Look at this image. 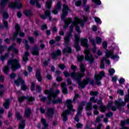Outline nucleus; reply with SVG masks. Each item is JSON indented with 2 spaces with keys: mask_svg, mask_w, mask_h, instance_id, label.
<instances>
[{
  "mask_svg": "<svg viewBox=\"0 0 129 129\" xmlns=\"http://www.w3.org/2000/svg\"><path fill=\"white\" fill-rule=\"evenodd\" d=\"M117 93L119 94V95H123V91L122 90H118L117 91Z\"/></svg>",
  "mask_w": 129,
  "mask_h": 129,
  "instance_id": "57",
  "label": "nucleus"
},
{
  "mask_svg": "<svg viewBox=\"0 0 129 129\" xmlns=\"http://www.w3.org/2000/svg\"><path fill=\"white\" fill-rule=\"evenodd\" d=\"M54 113V109L53 108H50L48 109L46 115L48 118H51L53 116Z\"/></svg>",
  "mask_w": 129,
  "mask_h": 129,
  "instance_id": "23",
  "label": "nucleus"
},
{
  "mask_svg": "<svg viewBox=\"0 0 129 129\" xmlns=\"http://www.w3.org/2000/svg\"><path fill=\"white\" fill-rule=\"evenodd\" d=\"M90 102L88 103L87 106L86 107V110L88 111H90L92 109V102H96V100H95V97H92L90 99Z\"/></svg>",
  "mask_w": 129,
  "mask_h": 129,
  "instance_id": "15",
  "label": "nucleus"
},
{
  "mask_svg": "<svg viewBox=\"0 0 129 129\" xmlns=\"http://www.w3.org/2000/svg\"><path fill=\"white\" fill-rule=\"evenodd\" d=\"M16 116L17 119H19L20 120H21V119H22V116H21V114H20V113L19 112H16Z\"/></svg>",
  "mask_w": 129,
  "mask_h": 129,
  "instance_id": "48",
  "label": "nucleus"
},
{
  "mask_svg": "<svg viewBox=\"0 0 129 129\" xmlns=\"http://www.w3.org/2000/svg\"><path fill=\"white\" fill-rule=\"evenodd\" d=\"M31 114V109L27 108L25 109V115L26 117H30V115Z\"/></svg>",
  "mask_w": 129,
  "mask_h": 129,
  "instance_id": "29",
  "label": "nucleus"
},
{
  "mask_svg": "<svg viewBox=\"0 0 129 129\" xmlns=\"http://www.w3.org/2000/svg\"><path fill=\"white\" fill-rule=\"evenodd\" d=\"M41 122L43 124L44 126V128H43L42 129H48V124L46 121V119L43 118H41Z\"/></svg>",
  "mask_w": 129,
  "mask_h": 129,
  "instance_id": "28",
  "label": "nucleus"
},
{
  "mask_svg": "<svg viewBox=\"0 0 129 129\" xmlns=\"http://www.w3.org/2000/svg\"><path fill=\"white\" fill-rule=\"evenodd\" d=\"M95 22L97 23V24H101V20L98 17H94Z\"/></svg>",
  "mask_w": 129,
  "mask_h": 129,
  "instance_id": "44",
  "label": "nucleus"
},
{
  "mask_svg": "<svg viewBox=\"0 0 129 129\" xmlns=\"http://www.w3.org/2000/svg\"><path fill=\"white\" fill-rule=\"evenodd\" d=\"M81 4H82L81 1H79L76 2L75 5L76 7H80Z\"/></svg>",
  "mask_w": 129,
  "mask_h": 129,
  "instance_id": "56",
  "label": "nucleus"
},
{
  "mask_svg": "<svg viewBox=\"0 0 129 129\" xmlns=\"http://www.w3.org/2000/svg\"><path fill=\"white\" fill-rule=\"evenodd\" d=\"M96 102H97L98 104H100V108L101 112H104V111L106 110H109L110 108L112 111H115L116 110V108L114 106H112V102L111 101L109 102L107 105V107L102 104V101L101 100H99L98 101L96 100Z\"/></svg>",
  "mask_w": 129,
  "mask_h": 129,
  "instance_id": "7",
  "label": "nucleus"
},
{
  "mask_svg": "<svg viewBox=\"0 0 129 129\" xmlns=\"http://www.w3.org/2000/svg\"><path fill=\"white\" fill-rule=\"evenodd\" d=\"M75 41L74 43V47L76 49H80L79 46V41L80 37L77 34L75 35Z\"/></svg>",
  "mask_w": 129,
  "mask_h": 129,
  "instance_id": "18",
  "label": "nucleus"
},
{
  "mask_svg": "<svg viewBox=\"0 0 129 129\" xmlns=\"http://www.w3.org/2000/svg\"><path fill=\"white\" fill-rule=\"evenodd\" d=\"M28 40H29V42H30V43H34V42H35L34 37H32L31 36L28 37Z\"/></svg>",
  "mask_w": 129,
  "mask_h": 129,
  "instance_id": "53",
  "label": "nucleus"
},
{
  "mask_svg": "<svg viewBox=\"0 0 129 129\" xmlns=\"http://www.w3.org/2000/svg\"><path fill=\"white\" fill-rule=\"evenodd\" d=\"M25 120H21L20 123L19 124V128L20 129H24L25 128Z\"/></svg>",
  "mask_w": 129,
  "mask_h": 129,
  "instance_id": "32",
  "label": "nucleus"
},
{
  "mask_svg": "<svg viewBox=\"0 0 129 129\" xmlns=\"http://www.w3.org/2000/svg\"><path fill=\"white\" fill-rule=\"evenodd\" d=\"M32 55H39V50L37 49H33L32 50Z\"/></svg>",
  "mask_w": 129,
  "mask_h": 129,
  "instance_id": "36",
  "label": "nucleus"
},
{
  "mask_svg": "<svg viewBox=\"0 0 129 129\" xmlns=\"http://www.w3.org/2000/svg\"><path fill=\"white\" fill-rule=\"evenodd\" d=\"M105 53V56L101 60V69H103L105 67L104 63H103L104 61L106 62L107 64H110V61L108 59L109 57H110L111 59L115 60V61H118V59H119V57L118 56L113 54V50H109L108 49H106Z\"/></svg>",
  "mask_w": 129,
  "mask_h": 129,
  "instance_id": "4",
  "label": "nucleus"
},
{
  "mask_svg": "<svg viewBox=\"0 0 129 129\" xmlns=\"http://www.w3.org/2000/svg\"><path fill=\"white\" fill-rule=\"evenodd\" d=\"M44 94H47V98L48 100L54 104L55 103H62V99L61 98H57L58 94L60 93L59 90H56L54 91V89H50L49 90H46L44 91Z\"/></svg>",
  "mask_w": 129,
  "mask_h": 129,
  "instance_id": "3",
  "label": "nucleus"
},
{
  "mask_svg": "<svg viewBox=\"0 0 129 129\" xmlns=\"http://www.w3.org/2000/svg\"><path fill=\"white\" fill-rule=\"evenodd\" d=\"M102 41V40L100 37H96V43L99 45V44L101 43V42Z\"/></svg>",
  "mask_w": 129,
  "mask_h": 129,
  "instance_id": "40",
  "label": "nucleus"
},
{
  "mask_svg": "<svg viewBox=\"0 0 129 129\" xmlns=\"http://www.w3.org/2000/svg\"><path fill=\"white\" fill-rule=\"evenodd\" d=\"M60 85L62 88V93L64 94H67L68 92L67 91V88L66 87V84H65V83H62Z\"/></svg>",
  "mask_w": 129,
  "mask_h": 129,
  "instance_id": "24",
  "label": "nucleus"
},
{
  "mask_svg": "<svg viewBox=\"0 0 129 129\" xmlns=\"http://www.w3.org/2000/svg\"><path fill=\"white\" fill-rule=\"evenodd\" d=\"M84 20L80 19L78 17H75L73 22H72V25L70 27V32L67 33V35L64 37V43L67 46H68L70 44V38L72 36V32H73V26L75 27L76 31L77 33H81L80 31V27L78 25H80L81 27H84V23L87 21V17L84 16Z\"/></svg>",
  "mask_w": 129,
  "mask_h": 129,
  "instance_id": "1",
  "label": "nucleus"
},
{
  "mask_svg": "<svg viewBox=\"0 0 129 129\" xmlns=\"http://www.w3.org/2000/svg\"><path fill=\"white\" fill-rule=\"evenodd\" d=\"M92 2L96 4V5H101V1L100 0H92Z\"/></svg>",
  "mask_w": 129,
  "mask_h": 129,
  "instance_id": "47",
  "label": "nucleus"
},
{
  "mask_svg": "<svg viewBox=\"0 0 129 129\" xmlns=\"http://www.w3.org/2000/svg\"><path fill=\"white\" fill-rule=\"evenodd\" d=\"M85 60L89 61L90 64H92L94 62V58L92 56V54L90 52V49H86L84 51Z\"/></svg>",
  "mask_w": 129,
  "mask_h": 129,
  "instance_id": "9",
  "label": "nucleus"
},
{
  "mask_svg": "<svg viewBox=\"0 0 129 129\" xmlns=\"http://www.w3.org/2000/svg\"><path fill=\"white\" fill-rule=\"evenodd\" d=\"M23 43H25V47L26 49H30V45L28 44V40L25 39L23 41Z\"/></svg>",
  "mask_w": 129,
  "mask_h": 129,
  "instance_id": "37",
  "label": "nucleus"
},
{
  "mask_svg": "<svg viewBox=\"0 0 129 129\" xmlns=\"http://www.w3.org/2000/svg\"><path fill=\"white\" fill-rule=\"evenodd\" d=\"M68 11H69V8L68 6L67 5L63 6V9H62V14L61 15V20H64L66 16L68 15Z\"/></svg>",
  "mask_w": 129,
  "mask_h": 129,
  "instance_id": "16",
  "label": "nucleus"
},
{
  "mask_svg": "<svg viewBox=\"0 0 129 129\" xmlns=\"http://www.w3.org/2000/svg\"><path fill=\"white\" fill-rule=\"evenodd\" d=\"M124 81H125L124 79L121 78V79H120L119 82L120 84H123V83H124Z\"/></svg>",
  "mask_w": 129,
  "mask_h": 129,
  "instance_id": "59",
  "label": "nucleus"
},
{
  "mask_svg": "<svg viewBox=\"0 0 129 129\" xmlns=\"http://www.w3.org/2000/svg\"><path fill=\"white\" fill-rule=\"evenodd\" d=\"M125 104H126V103L122 101V99H119L118 100L115 101V105L117 108H119L120 106H124Z\"/></svg>",
  "mask_w": 129,
  "mask_h": 129,
  "instance_id": "17",
  "label": "nucleus"
},
{
  "mask_svg": "<svg viewBox=\"0 0 129 129\" xmlns=\"http://www.w3.org/2000/svg\"><path fill=\"white\" fill-rule=\"evenodd\" d=\"M64 25L63 26V29H67L69 26V25L72 23V18H69L64 20Z\"/></svg>",
  "mask_w": 129,
  "mask_h": 129,
  "instance_id": "20",
  "label": "nucleus"
},
{
  "mask_svg": "<svg viewBox=\"0 0 129 129\" xmlns=\"http://www.w3.org/2000/svg\"><path fill=\"white\" fill-rule=\"evenodd\" d=\"M14 83L17 86H20V84H22V85L21 86V89L22 90H26L27 89V86H26V85L24 84L25 82L21 77H19L18 80H15Z\"/></svg>",
  "mask_w": 129,
  "mask_h": 129,
  "instance_id": "11",
  "label": "nucleus"
},
{
  "mask_svg": "<svg viewBox=\"0 0 129 129\" xmlns=\"http://www.w3.org/2000/svg\"><path fill=\"white\" fill-rule=\"evenodd\" d=\"M1 12L3 14V19H8L9 18V14L7 12H4V9H2Z\"/></svg>",
  "mask_w": 129,
  "mask_h": 129,
  "instance_id": "31",
  "label": "nucleus"
},
{
  "mask_svg": "<svg viewBox=\"0 0 129 129\" xmlns=\"http://www.w3.org/2000/svg\"><path fill=\"white\" fill-rule=\"evenodd\" d=\"M10 65H11V68L13 71L21 68V66L19 63V60L17 59H10L8 61V64L7 66H5L3 69V71L5 74H8V72L10 69Z\"/></svg>",
  "mask_w": 129,
  "mask_h": 129,
  "instance_id": "5",
  "label": "nucleus"
},
{
  "mask_svg": "<svg viewBox=\"0 0 129 129\" xmlns=\"http://www.w3.org/2000/svg\"><path fill=\"white\" fill-rule=\"evenodd\" d=\"M3 22L5 28H6V29H8V26L9 25V23H8V22L7 21H5V19L3 20Z\"/></svg>",
  "mask_w": 129,
  "mask_h": 129,
  "instance_id": "52",
  "label": "nucleus"
},
{
  "mask_svg": "<svg viewBox=\"0 0 129 129\" xmlns=\"http://www.w3.org/2000/svg\"><path fill=\"white\" fill-rule=\"evenodd\" d=\"M22 4L20 3V0H16L15 2H11L9 4V8H13L14 9H22Z\"/></svg>",
  "mask_w": 129,
  "mask_h": 129,
  "instance_id": "13",
  "label": "nucleus"
},
{
  "mask_svg": "<svg viewBox=\"0 0 129 129\" xmlns=\"http://www.w3.org/2000/svg\"><path fill=\"white\" fill-rule=\"evenodd\" d=\"M40 100L41 101H43V102H45L46 101V100L47 99V98L46 97H43L42 96H39Z\"/></svg>",
  "mask_w": 129,
  "mask_h": 129,
  "instance_id": "51",
  "label": "nucleus"
},
{
  "mask_svg": "<svg viewBox=\"0 0 129 129\" xmlns=\"http://www.w3.org/2000/svg\"><path fill=\"white\" fill-rule=\"evenodd\" d=\"M80 68L81 73H75V72H74L71 74V76H72V79L78 82L79 88H84L85 85H87L88 83L93 84V81L90 82L91 81L90 79H87L86 80H84L83 82H80L81 78L85 75V66L84 64L81 63Z\"/></svg>",
  "mask_w": 129,
  "mask_h": 129,
  "instance_id": "2",
  "label": "nucleus"
},
{
  "mask_svg": "<svg viewBox=\"0 0 129 129\" xmlns=\"http://www.w3.org/2000/svg\"><path fill=\"white\" fill-rule=\"evenodd\" d=\"M60 55H61V50L59 49L52 52L51 54L52 59H57V58H58V56H60Z\"/></svg>",
  "mask_w": 129,
  "mask_h": 129,
  "instance_id": "22",
  "label": "nucleus"
},
{
  "mask_svg": "<svg viewBox=\"0 0 129 129\" xmlns=\"http://www.w3.org/2000/svg\"><path fill=\"white\" fill-rule=\"evenodd\" d=\"M103 76H104V72H101L99 74H95V80H96V83L97 85H101L100 80L102 79Z\"/></svg>",
  "mask_w": 129,
  "mask_h": 129,
  "instance_id": "12",
  "label": "nucleus"
},
{
  "mask_svg": "<svg viewBox=\"0 0 129 129\" xmlns=\"http://www.w3.org/2000/svg\"><path fill=\"white\" fill-rule=\"evenodd\" d=\"M35 88H36V87H35V83H32V84H31V90L32 91L35 90Z\"/></svg>",
  "mask_w": 129,
  "mask_h": 129,
  "instance_id": "61",
  "label": "nucleus"
},
{
  "mask_svg": "<svg viewBox=\"0 0 129 129\" xmlns=\"http://www.w3.org/2000/svg\"><path fill=\"white\" fill-rule=\"evenodd\" d=\"M77 58L79 62H81L82 61H83V59H84V56L78 55L77 56Z\"/></svg>",
  "mask_w": 129,
  "mask_h": 129,
  "instance_id": "38",
  "label": "nucleus"
},
{
  "mask_svg": "<svg viewBox=\"0 0 129 129\" xmlns=\"http://www.w3.org/2000/svg\"><path fill=\"white\" fill-rule=\"evenodd\" d=\"M28 102H32L35 100V98L33 97H28L27 98Z\"/></svg>",
  "mask_w": 129,
  "mask_h": 129,
  "instance_id": "49",
  "label": "nucleus"
},
{
  "mask_svg": "<svg viewBox=\"0 0 129 129\" xmlns=\"http://www.w3.org/2000/svg\"><path fill=\"white\" fill-rule=\"evenodd\" d=\"M36 77L39 82H41V81H42V77L41 76L39 70H37L36 71Z\"/></svg>",
  "mask_w": 129,
  "mask_h": 129,
  "instance_id": "25",
  "label": "nucleus"
},
{
  "mask_svg": "<svg viewBox=\"0 0 129 129\" xmlns=\"http://www.w3.org/2000/svg\"><path fill=\"white\" fill-rule=\"evenodd\" d=\"M102 46L103 48H107V42H106V41L103 42Z\"/></svg>",
  "mask_w": 129,
  "mask_h": 129,
  "instance_id": "58",
  "label": "nucleus"
},
{
  "mask_svg": "<svg viewBox=\"0 0 129 129\" xmlns=\"http://www.w3.org/2000/svg\"><path fill=\"white\" fill-rule=\"evenodd\" d=\"M10 77L11 79H14L16 77V74L14 73L10 74Z\"/></svg>",
  "mask_w": 129,
  "mask_h": 129,
  "instance_id": "63",
  "label": "nucleus"
},
{
  "mask_svg": "<svg viewBox=\"0 0 129 129\" xmlns=\"http://www.w3.org/2000/svg\"><path fill=\"white\" fill-rule=\"evenodd\" d=\"M30 55V53L28 52V51L25 52L24 55L23 57V60L24 61V62H27L29 60V58L28 57H29V55Z\"/></svg>",
  "mask_w": 129,
  "mask_h": 129,
  "instance_id": "27",
  "label": "nucleus"
},
{
  "mask_svg": "<svg viewBox=\"0 0 129 129\" xmlns=\"http://www.w3.org/2000/svg\"><path fill=\"white\" fill-rule=\"evenodd\" d=\"M15 29L16 32L14 34V37L13 40L15 41L17 38H18V35L20 36V37H24L25 36V33L23 31H21L20 29V25L18 24H16L15 25Z\"/></svg>",
  "mask_w": 129,
  "mask_h": 129,
  "instance_id": "10",
  "label": "nucleus"
},
{
  "mask_svg": "<svg viewBox=\"0 0 129 129\" xmlns=\"http://www.w3.org/2000/svg\"><path fill=\"white\" fill-rule=\"evenodd\" d=\"M90 95L93 96V95H97V94H98V92L96 91V92H93V91H91L90 93Z\"/></svg>",
  "mask_w": 129,
  "mask_h": 129,
  "instance_id": "55",
  "label": "nucleus"
},
{
  "mask_svg": "<svg viewBox=\"0 0 129 129\" xmlns=\"http://www.w3.org/2000/svg\"><path fill=\"white\" fill-rule=\"evenodd\" d=\"M93 107L94 109H95V110L94 111V114H98V113H99V112L97 110L98 109V106H97V105H94Z\"/></svg>",
  "mask_w": 129,
  "mask_h": 129,
  "instance_id": "33",
  "label": "nucleus"
},
{
  "mask_svg": "<svg viewBox=\"0 0 129 129\" xmlns=\"http://www.w3.org/2000/svg\"><path fill=\"white\" fill-rule=\"evenodd\" d=\"M10 0H1L0 5L1 7H5L7 4H9Z\"/></svg>",
  "mask_w": 129,
  "mask_h": 129,
  "instance_id": "34",
  "label": "nucleus"
},
{
  "mask_svg": "<svg viewBox=\"0 0 129 129\" xmlns=\"http://www.w3.org/2000/svg\"><path fill=\"white\" fill-rule=\"evenodd\" d=\"M41 90H42V87H41L40 86H37L36 87V91H38V92H40Z\"/></svg>",
  "mask_w": 129,
  "mask_h": 129,
  "instance_id": "62",
  "label": "nucleus"
},
{
  "mask_svg": "<svg viewBox=\"0 0 129 129\" xmlns=\"http://www.w3.org/2000/svg\"><path fill=\"white\" fill-rule=\"evenodd\" d=\"M67 107L68 110L62 112L61 115L63 121H66L68 119V118H67L68 114H71V112H75V110L73 109V105H72V100H67Z\"/></svg>",
  "mask_w": 129,
  "mask_h": 129,
  "instance_id": "6",
  "label": "nucleus"
},
{
  "mask_svg": "<svg viewBox=\"0 0 129 129\" xmlns=\"http://www.w3.org/2000/svg\"><path fill=\"white\" fill-rule=\"evenodd\" d=\"M62 52L66 54L67 53H71L72 49H63Z\"/></svg>",
  "mask_w": 129,
  "mask_h": 129,
  "instance_id": "45",
  "label": "nucleus"
},
{
  "mask_svg": "<svg viewBox=\"0 0 129 129\" xmlns=\"http://www.w3.org/2000/svg\"><path fill=\"white\" fill-rule=\"evenodd\" d=\"M81 43L83 47L85 48H88L89 46L88 45V39L86 38H82L81 39Z\"/></svg>",
  "mask_w": 129,
  "mask_h": 129,
  "instance_id": "21",
  "label": "nucleus"
},
{
  "mask_svg": "<svg viewBox=\"0 0 129 129\" xmlns=\"http://www.w3.org/2000/svg\"><path fill=\"white\" fill-rule=\"evenodd\" d=\"M79 95L77 94H75V97L73 100V102H76V100H77V98H79Z\"/></svg>",
  "mask_w": 129,
  "mask_h": 129,
  "instance_id": "50",
  "label": "nucleus"
},
{
  "mask_svg": "<svg viewBox=\"0 0 129 129\" xmlns=\"http://www.w3.org/2000/svg\"><path fill=\"white\" fill-rule=\"evenodd\" d=\"M38 2H39V0H31L30 1V4L32 6L36 5V7L37 8H41V5L38 3Z\"/></svg>",
  "mask_w": 129,
  "mask_h": 129,
  "instance_id": "26",
  "label": "nucleus"
},
{
  "mask_svg": "<svg viewBox=\"0 0 129 129\" xmlns=\"http://www.w3.org/2000/svg\"><path fill=\"white\" fill-rule=\"evenodd\" d=\"M24 14L25 15V16H27V17H30V16H32L33 14L32 13V11L30 10H25L24 11Z\"/></svg>",
  "mask_w": 129,
  "mask_h": 129,
  "instance_id": "30",
  "label": "nucleus"
},
{
  "mask_svg": "<svg viewBox=\"0 0 129 129\" xmlns=\"http://www.w3.org/2000/svg\"><path fill=\"white\" fill-rule=\"evenodd\" d=\"M113 115L112 112H110L106 114V117H111Z\"/></svg>",
  "mask_w": 129,
  "mask_h": 129,
  "instance_id": "54",
  "label": "nucleus"
},
{
  "mask_svg": "<svg viewBox=\"0 0 129 129\" xmlns=\"http://www.w3.org/2000/svg\"><path fill=\"white\" fill-rule=\"evenodd\" d=\"M114 73H115V70L114 69L112 68V69H110V70H109V74L111 76L113 75V74H114Z\"/></svg>",
  "mask_w": 129,
  "mask_h": 129,
  "instance_id": "39",
  "label": "nucleus"
},
{
  "mask_svg": "<svg viewBox=\"0 0 129 129\" xmlns=\"http://www.w3.org/2000/svg\"><path fill=\"white\" fill-rule=\"evenodd\" d=\"M51 6H52V0H48L46 3L45 5L46 9H48V10L44 11V15H40V18H41L42 20H46V18H49V21L52 20V18L51 17V13H50Z\"/></svg>",
  "mask_w": 129,
  "mask_h": 129,
  "instance_id": "8",
  "label": "nucleus"
},
{
  "mask_svg": "<svg viewBox=\"0 0 129 129\" xmlns=\"http://www.w3.org/2000/svg\"><path fill=\"white\" fill-rule=\"evenodd\" d=\"M7 57H9V53H7L5 54V56L2 55L1 56V59L2 61H4L5 60V59L7 58Z\"/></svg>",
  "mask_w": 129,
  "mask_h": 129,
  "instance_id": "42",
  "label": "nucleus"
},
{
  "mask_svg": "<svg viewBox=\"0 0 129 129\" xmlns=\"http://www.w3.org/2000/svg\"><path fill=\"white\" fill-rule=\"evenodd\" d=\"M40 111L41 113H45V109H44V107H41L40 108Z\"/></svg>",
  "mask_w": 129,
  "mask_h": 129,
  "instance_id": "64",
  "label": "nucleus"
},
{
  "mask_svg": "<svg viewBox=\"0 0 129 129\" xmlns=\"http://www.w3.org/2000/svg\"><path fill=\"white\" fill-rule=\"evenodd\" d=\"M83 106H84V104H82L79 106L78 108V112L75 117V120L77 121V122H79V115H81L82 110H83Z\"/></svg>",
  "mask_w": 129,
  "mask_h": 129,
  "instance_id": "14",
  "label": "nucleus"
},
{
  "mask_svg": "<svg viewBox=\"0 0 129 129\" xmlns=\"http://www.w3.org/2000/svg\"><path fill=\"white\" fill-rule=\"evenodd\" d=\"M62 9V5L61 3L58 2L57 5L55 6V9L52 11L54 15H57L58 14V11H60Z\"/></svg>",
  "mask_w": 129,
  "mask_h": 129,
  "instance_id": "19",
  "label": "nucleus"
},
{
  "mask_svg": "<svg viewBox=\"0 0 129 129\" xmlns=\"http://www.w3.org/2000/svg\"><path fill=\"white\" fill-rule=\"evenodd\" d=\"M89 39L90 42H92V44H93V45L94 46L95 45V40H94V38H92L91 36H90L89 37Z\"/></svg>",
  "mask_w": 129,
  "mask_h": 129,
  "instance_id": "41",
  "label": "nucleus"
},
{
  "mask_svg": "<svg viewBox=\"0 0 129 129\" xmlns=\"http://www.w3.org/2000/svg\"><path fill=\"white\" fill-rule=\"evenodd\" d=\"M25 99H26V97L24 96L21 97H19L18 101H19V102H23V101H24Z\"/></svg>",
  "mask_w": 129,
  "mask_h": 129,
  "instance_id": "43",
  "label": "nucleus"
},
{
  "mask_svg": "<svg viewBox=\"0 0 129 129\" xmlns=\"http://www.w3.org/2000/svg\"><path fill=\"white\" fill-rule=\"evenodd\" d=\"M2 43H3V39H0V49H7V46L2 45Z\"/></svg>",
  "mask_w": 129,
  "mask_h": 129,
  "instance_id": "46",
  "label": "nucleus"
},
{
  "mask_svg": "<svg viewBox=\"0 0 129 129\" xmlns=\"http://www.w3.org/2000/svg\"><path fill=\"white\" fill-rule=\"evenodd\" d=\"M9 104H10V99H8L6 100V102L3 104V105L5 108H9Z\"/></svg>",
  "mask_w": 129,
  "mask_h": 129,
  "instance_id": "35",
  "label": "nucleus"
},
{
  "mask_svg": "<svg viewBox=\"0 0 129 129\" xmlns=\"http://www.w3.org/2000/svg\"><path fill=\"white\" fill-rule=\"evenodd\" d=\"M76 126L77 128H81V127H82L83 125L81 123H78V124H76Z\"/></svg>",
  "mask_w": 129,
  "mask_h": 129,
  "instance_id": "60",
  "label": "nucleus"
}]
</instances>
